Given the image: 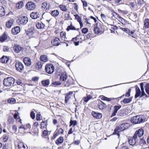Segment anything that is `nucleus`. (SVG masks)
<instances>
[{"instance_id": "nucleus-2", "label": "nucleus", "mask_w": 149, "mask_h": 149, "mask_svg": "<svg viewBox=\"0 0 149 149\" xmlns=\"http://www.w3.org/2000/svg\"><path fill=\"white\" fill-rule=\"evenodd\" d=\"M130 121L134 124L139 123L143 121V119L141 116H136L131 118Z\"/></svg>"}, {"instance_id": "nucleus-50", "label": "nucleus", "mask_w": 149, "mask_h": 149, "mask_svg": "<svg viewBox=\"0 0 149 149\" xmlns=\"http://www.w3.org/2000/svg\"><path fill=\"white\" fill-rule=\"evenodd\" d=\"M30 116L31 118L34 119L35 118V113L33 111H31L30 113Z\"/></svg>"}, {"instance_id": "nucleus-60", "label": "nucleus", "mask_w": 149, "mask_h": 149, "mask_svg": "<svg viewBox=\"0 0 149 149\" xmlns=\"http://www.w3.org/2000/svg\"><path fill=\"white\" fill-rule=\"evenodd\" d=\"M48 133V131H47L45 130H44L43 132V135L45 136H46L47 135Z\"/></svg>"}, {"instance_id": "nucleus-62", "label": "nucleus", "mask_w": 149, "mask_h": 149, "mask_svg": "<svg viewBox=\"0 0 149 149\" xmlns=\"http://www.w3.org/2000/svg\"><path fill=\"white\" fill-rule=\"evenodd\" d=\"M8 138V136L6 135H4L3 136V139L4 141L6 142L7 141Z\"/></svg>"}, {"instance_id": "nucleus-23", "label": "nucleus", "mask_w": 149, "mask_h": 149, "mask_svg": "<svg viewBox=\"0 0 149 149\" xmlns=\"http://www.w3.org/2000/svg\"><path fill=\"white\" fill-rule=\"evenodd\" d=\"M13 19H10L6 22V27L8 28H10L13 24Z\"/></svg>"}, {"instance_id": "nucleus-5", "label": "nucleus", "mask_w": 149, "mask_h": 149, "mask_svg": "<svg viewBox=\"0 0 149 149\" xmlns=\"http://www.w3.org/2000/svg\"><path fill=\"white\" fill-rule=\"evenodd\" d=\"M36 5L35 3L33 1H29L27 3L26 6L29 10H33L35 9Z\"/></svg>"}, {"instance_id": "nucleus-3", "label": "nucleus", "mask_w": 149, "mask_h": 149, "mask_svg": "<svg viewBox=\"0 0 149 149\" xmlns=\"http://www.w3.org/2000/svg\"><path fill=\"white\" fill-rule=\"evenodd\" d=\"M14 79L13 78L11 77H7L4 79L3 84L5 86H10L14 84Z\"/></svg>"}, {"instance_id": "nucleus-27", "label": "nucleus", "mask_w": 149, "mask_h": 149, "mask_svg": "<svg viewBox=\"0 0 149 149\" xmlns=\"http://www.w3.org/2000/svg\"><path fill=\"white\" fill-rule=\"evenodd\" d=\"M43 86L47 87L49 84L50 81L49 79L43 80L41 81Z\"/></svg>"}, {"instance_id": "nucleus-33", "label": "nucleus", "mask_w": 149, "mask_h": 149, "mask_svg": "<svg viewBox=\"0 0 149 149\" xmlns=\"http://www.w3.org/2000/svg\"><path fill=\"white\" fill-rule=\"evenodd\" d=\"M43 65V63L41 61H39L36 63V68L39 70L41 69Z\"/></svg>"}, {"instance_id": "nucleus-59", "label": "nucleus", "mask_w": 149, "mask_h": 149, "mask_svg": "<svg viewBox=\"0 0 149 149\" xmlns=\"http://www.w3.org/2000/svg\"><path fill=\"white\" fill-rule=\"evenodd\" d=\"M12 128L13 132L15 133L16 132L17 130V127L15 125H13Z\"/></svg>"}, {"instance_id": "nucleus-19", "label": "nucleus", "mask_w": 149, "mask_h": 149, "mask_svg": "<svg viewBox=\"0 0 149 149\" xmlns=\"http://www.w3.org/2000/svg\"><path fill=\"white\" fill-rule=\"evenodd\" d=\"M31 17L33 19H36L40 17V15L38 12H32L30 15Z\"/></svg>"}, {"instance_id": "nucleus-6", "label": "nucleus", "mask_w": 149, "mask_h": 149, "mask_svg": "<svg viewBox=\"0 0 149 149\" xmlns=\"http://www.w3.org/2000/svg\"><path fill=\"white\" fill-rule=\"evenodd\" d=\"M120 28L123 31L126 32L132 37L134 38H136V36L134 34V32L133 31H130V30L127 28H122L121 27H120Z\"/></svg>"}, {"instance_id": "nucleus-39", "label": "nucleus", "mask_w": 149, "mask_h": 149, "mask_svg": "<svg viewBox=\"0 0 149 149\" xmlns=\"http://www.w3.org/2000/svg\"><path fill=\"white\" fill-rule=\"evenodd\" d=\"M59 8L61 10L64 11H66L67 10V6L63 5L61 4L60 5Z\"/></svg>"}, {"instance_id": "nucleus-37", "label": "nucleus", "mask_w": 149, "mask_h": 149, "mask_svg": "<svg viewBox=\"0 0 149 149\" xmlns=\"http://www.w3.org/2000/svg\"><path fill=\"white\" fill-rule=\"evenodd\" d=\"M15 99L13 98H10L8 100V102L9 104H13L15 103Z\"/></svg>"}, {"instance_id": "nucleus-49", "label": "nucleus", "mask_w": 149, "mask_h": 149, "mask_svg": "<svg viewBox=\"0 0 149 149\" xmlns=\"http://www.w3.org/2000/svg\"><path fill=\"white\" fill-rule=\"evenodd\" d=\"M3 51L5 52H7L9 51L10 49V48L8 46H3Z\"/></svg>"}, {"instance_id": "nucleus-10", "label": "nucleus", "mask_w": 149, "mask_h": 149, "mask_svg": "<svg viewBox=\"0 0 149 149\" xmlns=\"http://www.w3.org/2000/svg\"><path fill=\"white\" fill-rule=\"evenodd\" d=\"M138 141L137 138L135 135H134L132 138H130L129 140V144L131 146L135 145Z\"/></svg>"}, {"instance_id": "nucleus-30", "label": "nucleus", "mask_w": 149, "mask_h": 149, "mask_svg": "<svg viewBox=\"0 0 149 149\" xmlns=\"http://www.w3.org/2000/svg\"><path fill=\"white\" fill-rule=\"evenodd\" d=\"M5 14V10L2 6H0V17H2Z\"/></svg>"}, {"instance_id": "nucleus-53", "label": "nucleus", "mask_w": 149, "mask_h": 149, "mask_svg": "<svg viewBox=\"0 0 149 149\" xmlns=\"http://www.w3.org/2000/svg\"><path fill=\"white\" fill-rule=\"evenodd\" d=\"M113 16L117 19L118 18L120 17V16L116 12H113Z\"/></svg>"}, {"instance_id": "nucleus-63", "label": "nucleus", "mask_w": 149, "mask_h": 149, "mask_svg": "<svg viewBox=\"0 0 149 149\" xmlns=\"http://www.w3.org/2000/svg\"><path fill=\"white\" fill-rule=\"evenodd\" d=\"M74 9L76 10L77 11L78 8V6L77 3H74Z\"/></svg>"}, {"instance_id": "nucleus-34", "label": "nucleus", "mask_w": 149, "mask_h": 149, "mask_svg": "<svg viewBox=\"0 0 149 149\" xmlns=\"http://www.w3.org/2000/svg\"><path fill=\"white\" fill-rule=\"evenodd\" d=\"M59 13L58 10H53L52 11L51 14L54 17H56L59 14Z\"/></svg>"}, {"instance_id": "nucleus-4", "label": "nucleus", "mask_w": 149, "mask_h": 149, "mask_svg": "<svg viewBox=\"0 0 149 149\" xmlns=\"http://www.w3.org/2000/svg\"><path fill=\"white\" fill-rule=\"evenodd\" d=\"M45 69L46 73L51 74L54 72V67L52 64H47L45 66Z\"/></svg>"}, {"instance_id": "nucleus-9", "label": "nucleus", "mask_w": 149, "mask_h": 149, "mask_svg": "<svg viewBox=\"0 0 149 149\" xmlns=\"http://www.w3.org/2000/svg\"><path fill=\"white\" fill-rule=\"evenodd\" d=\"M61 42V41L59 38L57 37H55L54 39L51 41V43L54 46H58Z\"/></svg>"}, {"instance_id": "nucleus-8", "label": "nucleus", "mask_w": 149, "mask_h": 149, "mask_svg": "<svg viewBox=\"0 0 149 149\" xmlns=\"http://www.w3.org/2000/svg\"><path fill=\"white\" fill-rule=\"evenodd\" d=\"M144 134L143 130L142 128H140L136 131L134 135L136 136V137L137 138V136L140 137L142 136Z\"/></svg>"}, {"instance_id": "nucleus-7", "label": "nucleus", "mask_w": 149, "mask_h": 149, "mask_svg": "<svg viewBox=\"0 0 149 149\" xmlns=\"http://www.w3.org/2000/svg\"><path fill=\"white\" fill-rule=\"evenodd\" d=\"M28 19L26 16H21L19 17V23L20 24H26L27 22Z\"/></svg>"}, {"instance_id": "nucleus-26", "label": "nucleus", "mask_w": 149, "mask_h": 149, "mask_svg": "<svg viewBox=\"0 0 149 149\" xmlns=\"http://www.w3.org/2000/svg\"><path fill=\"white\" fill-rule=\"evenodd\" d=\"M63 137L60 136L58 138L56 141V143L58 145L63 143Z\"/></svg>"}, {"instance_id": "nucleus-58", "label": "nucleus", "mask_w": 149, "mask_h": 149, "mask_svg": "<svg viewBox=\"0 0 149 149\" xmlns=\"http://www.w3.org/2000/svg\"><path fill=\"white\" fill-rule=\"evenodd\" d=\"M91 99L90 96H88L87 97H85L84 98V100L85 102H87L88 101Z\"/></svg>"}, {"instance_id": "nucleus-25", "label": "nucleus", "mask_w": 149, "mask_h": 149, "mask_svg": "<svg viewBox=\"0 0 149 149\" xmlns=\"http://www.w3.org/2000/svg\"><path fill=\"white\" fill-rule=\"evenodd\" d=\"M40 60L44 62H46L48 61V57L46 55H41L40 57Z\"/></svg>"}, {"instance_id": "nucleus-17", "label": "nucleus", "mask_w": 149, "mask_h": 149, "mask_svg": "<svg viewBox=\"0 0 149 149\" xmlns=\"http://www.w3.org/2000/svg\"><path fill=\"white\" fill-rule=\"evenodd\" d=\"M106 104L101 100H100V102L97 105L98 107L100 110L103 109L104 108L106 107Z\"/></svg>"}, {"instance_id": "nucleus-45", "label": "nucleus", "mask_w": 149, "mask_h": 149, "mask_svg": "<svg viewBox=\"0 0 149 149\" xmlns=\"http://www.w3.org/2000/svg\"><path fill=\"white\" fill-rule=\"evenodd\" d=\"M74 16L75 17V19L77 20V21L79 22H80L81 21V18L79 16L77 15H74Z\"/></svg>"}, {"instance_id": "nucleus-14", "label": "nucleus", "mask_w": 149, "mask_h": 149, "mask_svg": "<svg viewBox=\"0 0 149 149\" xmlns=\"http://www.w3.org/2000/svg\"><path fill=\"white\" fill-rule=\"evenodd\" d=\"M136 94L135 95V99L140 96L141 95V92L139 88L137 86H135Z\"/></svg>"}, {"instance_id": "nucleus-20", "label": "nucleus", "mask_w": 149, "mask_h": 149, "mask_svg": "<svg viewBox=\"0 0 149 149\" xmlns=\"http://www.w3.org/2000/svg\"><path fill=\"white\" fill-rule=\"evenodd\" d=\"M68 77L66 73L65 72H63L60 77V80L61 81H64L66 80Z\"/></svg>"}, {"instance_id": "nucleus-12", "label": "nucleus", "mask_w": 149, "mask_h": 149, "mask_svg": "<svg viewBox=\"0 0 149 149\" xmlns=\"http://www.w3.org/2000/svg\"><path fill=\"white\" fill-rule=\"evenodd\" d=\"M91 114L94 118L97 119L100 118L102 116V113L96 112L94 111H92V112Z\"/></svg>"}, {"instance_id": "nucleus-36", "label": "nucleus", "mask_w": 149, "mask_h": 149, "mask_svg": "<svg viewBox=\"0 0 149 149\" xmlns=\"http://www.w3.org/2000/svg\"><path fill=\"white\" fill-rule=\"evenodd\" d=\"M132 100V98H125L123 100V102L125 104L130 103Z\"/></svg>"}, {"instance_id": "nucleus-15", "label": "nucleus", "mask_w": 149, "mask_h": 149, "mask_svg": "<svg viewBox=\"0 0 149 149\" xmlns=\"http://www.w3.org/2000/svg\"><path fill=\"white\" fill-rule=\"evenodd\" d=\"M23 61L26 66H29L31 64V60L28 57H25L23 59Z\"/></svg>"}, {"instance_id": "nucleus-47", "label": "nucleus", "mask_w": 149, "mask_h": 149, "mask_svg": "<svg viewBox=\"0 0 149 149\" xmlns=\"http://www.w3.org/2000/svg\"><path fill=\"white\" fill-rule=\"evenodd\" d=\"M24 68V65L21 63L19 62V72H21Z\"/></svg>"}, {"instance_id": "nucleus-51", "label": "nucleus", "mask_w": 149, "mask_h": 149, "mask_svg": "<svg viewBox=\"0 0 149 149\" xmlns=\"http://www.w3.org/2000/svg\"><path fill=\"white\" fill-rule=\"evenodd\" d=\"M82 2L83 3V6L84 7V10H86V8H85V7H86L87 6V3L86 1H82Z\"/></svg>"}, {"instance_id": "nucleus-56", "label": "nucleus", "mask_w": 149, "mask_h": 149, "mask_svg": "<svg viewBox=\"0 0 149 149\" xmlns=\"http://www.w3.org/2000/svg\"><path fill=\"white\" fill-rule=\"evenodd\" d=\"M39 79V77H34L32 78V80L33 81H38Z\"/></svg>"}, {"instance_id": "nucleus-55", "label": "nucleus", "mask_w": 149, "mask_h": 149, "mask_svg": "<svg viewBox=\"0 0 149 149\" xmlns=\"http://www.w3.org/2000/svg\"><path fill=\"white\" fill-rule=\"evenodd\" d=\"M46 125V123L44 121H42L41 122L40 124L41 128H42L45 127Z\"/></svg>"}, {"instance_id": "nucleus-54", "label": "nucleus", "mask_w": 149, "mask_h": 149, "mask_svg": "<svg viewBox=\"0 0 149 149\" xmlns=\"http://www.w3.org/2000/svg\"><path fill=\"white\" fill-rule=\"evenodd\" d=\"M41 115L39 113H37L36 116V119L37 120L39 121L41 119L40 117Z\"/></svg>"}, {"instance_id": "nucleus-46", "label": "nucleus", "mask_w": 149, "mask_h": 149, "mask_svg": "<svg viewBox=\"0 0 149 149\" xmlns=\"http://www.w3.org/2000/svg\"><path fill=\"white\" fill-rule=\"evenodd\" d=\"M59 134V133L58 132L55 131L54 134L53 136L52 137V139H55Z\"/></svg>"}, {"instance_id": "nucleus-44", "label": "nucleus", "mask_w": 149, "mask_h": 149, "mask_svg": "<svg viewBox=\"0 0 149 149\" xmlns=\"http://www.w3.org/2000/svg\"><path fill=\"white\" fill-rule=\"evenodd\" d=\"M121 105L115 106L114 107V110L115 111L117 112V111L121 108Z\"/></svg>"}, {"instance_id": "nucleus-38", "label": "nucleus", "mask_w": 149, "mask_h": 149, "mask_svg": "<svg viewBox=\"0 0 149 149\" xmlns=\"http://www.w3.org/2000/svg\"><path fill=\"white\" fill-rule=\"evenodd\" d=\"M61 84V83L59 81H54L51 84V85L52 86H57L60 85Z\"/></svg>"}, {"instance_id": "nucleus-29", "label": "nucleus", "mask_w": 149, "mask_h": 149, "mask_svg": "<svg viewBox=\"0 0 149 149\" xmlns=\"http://www.w3.org/2000/svg\"><path fill=\"white\" fill-rule=\"evenodd\" d=\"M36 27L38 29H44L45 27V25L41 22H38L36 25Z\"/></svg>"}, {"instance_id": "nucleus-48", "label": "nucleus", "mask_w": 149, "mask_h": 149, "mask_svg": "<svg viewBox=\"0 0 149 149\" xmlns=\"http://www.w3.org/2000/svg\"><path fill=\"white\" fill-rule=\"evenodd\" d=\"M145 91L147 94L149 95V84H146L145 87Z\"/></svg>"}, {"instance_id": "nucleus-43", "label": "nucleus", "mask_w": 149, "mask_h": 149, "mask_svg": "<svg viewBox=\"0 0 149 149\" xmlns=\"http://www.w3.org/2000/svg\"><path fill=\"white\" fill-rule=\"evenodd\" d=\"M26 146H27L26 145L24 144L23 143L19 141V148H25Z\"/></svg>"}, {"instance_id": "nucleus-32", "label": "nucleus", "mask_w": 149, "mask_h": 149, "mask_svg": "<svg viewBox=\"0 0 149 149\" xmlns=\"http://www.w3.org/2000/svg\"><path fill=\"white\" fill-rule=\"evenodd\" d=\"M60 37L64 41L66 40L67 39L66 38V33L63 31H61L60 33Z\"/></svg>"}, {"instance_id": "nucleus-24", "label": "nucleus", "mask_w": 149, "mask_h": 149, "mask_svg": "<svg viewBox=\"0 0 149 149\" xmlns=\"http://www.w3.org/2000/svg\"><path fill=\"white\" fill-rule=\"evenodd\" d=\"M13 48L15 52L17 53L19 52V45L17 42H15Z\"/></svg>"}, {"instance_id": "nucleus-31", "label": "nucleus", "mask_w": 149, "mask_h": 149, "mask_svg": "<svg viewBox=\"0 0 149 149\" xmlns=\"http://www.w3.org/2000/svg\"><path fill=\"white\" fill-rule=\"evenodd\" d=\"M66 29L68 31H69L70 30H76L78 31L79 29H76L74 26H72L71 24L70 26H68Z\"/></svg>"}, {"instance_id": "nucleus-16", "label": "nucleus", "mask_w": 149, "mask_h": 149, "mask_svg": "<svg viewBox=\"0 0 149 149\" xmlns=\"http://www.w3.org/2000/svg\"><path fill=\"white\" fill-rule=\"evenodd\" d=\"M73 93V92L70 91L66 94L65 100V103H68L69 99L71 97V95Z\"/></svg>"}, {"instance_id": "nucleus-40", "label": "nucleus", "mask_w": 149, "mask_h": 149, "mask_svg": "<svg viewBox=\"0 0 149 149\" xmlns=\"http://www.w3.org/2000/svg\"><path fill=\"white\" fill-rule=\"evenodd\" d=\"M118 19H119V21L122 24H125L127 22L121 17L120 16Z\"/></svg>"}, {"instance_id": "nucleus-13", "label": "nucleus", "mask_w": 149, "mask_h": 149, "mask_svg": "<svg viewBox=\"0 0 149 149\" xmlns=\"http://www.w3.org/2000/svg\"><path fill=\"white\" fill-rule=\"evenodd\" d=\"M93 30L95 33L96 34H99L102 31L101 29L98 27L96 24L94 26Z\"/></svg>"}, {"instance_id": "nucleus-22", "label": "nucleus", "mask_w": 149, "mask_h": 149, "mask_svg": "<svg viewBox=\"0 0 149 149\" xmlns=\"http://www.w3.org/2000/svg\"><path fill=\"white\" fill-rule=\"evenodd\" d=\"M12 33L13 35H17L19 33V26H17L13 28L11 30Z\"/></svg>"}, {"instance_id": "nucleus-61", "label": "nucleus", "mask_w": 149, "mask_h": 149, "mask_svg": "<svg viewBox=\"0 0 149 149\" xmlns=\"http://www.w3.org/2000/svg\"><path fill=\"white\" fill-rule=\"evenodd\" d=\"M24 6V4L22 1L19 2V8H21Z\"/></svg>"}, {"instance_id": "nucleus-1", "label": "nucleus", "mask_w": 149, "mask_h": 149, "mask_svg": "<svg viewBox=\"0 0 149 149\" xmlns=\"http://www.w3.org/2000/svg\"><path fill=\"white\" fill-rule=\"evenodd\" d=\"M127 125H128L127 123H124L121 124L118 127H116L114 130L113 134H117L118 136H119V132L125 130L126 128L125 126Z\"/></svg>"}, {"instance_id": "nucleus-28", "label": "nucleus", "mask_w": 149, "mask_h": 149, "mask_svg": "<svg viewBox=\"0 0 149 149\" xmlns=\"http://www.w3.org/2000/svg\"><path fill=\"white\" fill-rule=\"evenodd\" d=\"M34 30L33 28L30 29L28 30L26 34L29 36H31L34 33Z\"/></svg>"}, {"instance_id": "nucleus-42", "label": "nucleus", "mask_w": 149, "mask_h": 149, "mask_svg": "<svg viewBox=\"0 0 149 149\" xmlns=\"http://www.w3.org/2000/svg\"><path fill=\"white\" fill-rule=\"evenodd\" d=\"M47 3L46 2H43L42 4V8L45 10H47L48 8L47 7Z\"/></svg>"}, {"instance_id": "nucleus-64", "label": "nucleus", "mask_w": 149, "mask_h": 149, "mask_svg": "<svg viewBox=\"0 0 149 149\" xmlns=\"http://www.w3.org/2000/svg\"><path fill=\"white\" fill-rule=\"evenodd\" d=\"M140 86L141 91H144L143 88V83H141L140 84Z\"/></svg>"}, {"instance_id": "nucleus-21", "label": "nucleus", "mask_w": 149, "mask_h": 149, "mask_svg": "<svg viewBox=\"0 0 149 149\" xmlns=\"http://www.w3.org/2000/svg\"><path fill=\"white\" fill-rule=\"evenodd\" d=\"M7 37L6 33L4 32L3 34L0 36V41L1 42H4L7 39Z\"/></svg>"}, {"instance_id": "nucleus-41", "label": "nucleus", "mask_w": 149, "mask_h": 149, "mask_svg": "<svg viewBox=\"0 0 149 149\" xmlns=\"http://www.w3.org/2000/svg\"><path fill=\"white\" fill-rule=\"evenodd\" d=\"M77 124V122L76 120H71L70 121V126H71V125H73V126H75Z\"/></svg>"}, {"instance_id": "nucleus-35", "label": "nucleus", "mask_w": 149, "mask_h": 149, "mask_svg": "<svg viewBox=\"0 0 149 149\" xmlns=\"http://www.w3.org/2000/svg\"><path fill=\"white\" fill-rule=\"evenodd\" d=\"M144 25L146 28H149V19H146L144 21Z\"/></svg>"}, {"instance_id": "nucleus-11", "label": "nucleus", "mask_w": 149, "mask_h": 149, "mask_svg": "<svg viewBox=\"0 0 149 149\" xmlns=\"http://www.w3.org/2000/svg\"><path fill=\"white\" fill-rule=\"evenodd\" d=\"M31 128V125L29 123L27 124L26 125V126L25 125H22L19 127V132L22 130H23V131H24V130H26L27 129H30Z\"/></svg>"}, {"instance_id": "nucleus-18", "label": "nucleus", "mask_w": 149, "mask_h": 149, "mask_svg": "<svg viewBox=\"0 0 149 149\" xmlns=\"http://www.w3.org/2000/svg\"><path fill=\"white\" fill-rule=\"evenodd\" d=\"M9 58L7 56H3L0 59V62L3 63H7L9 61Z\"/></svg>"}, {"instance_id": "nucleus-52", "label": "nucleus", "mask_w": 149, "mask_h": 149, "mask_svg": "<svg viewBox=\"0 0 149 149\" xmlns=\"http://www.w3.org/2000/svg\"><path fill=\"white\" fill-rule=\"evenodd\" d=\"M88 29L87 28H83L81 30L82 32L86 34L87 33Z\"/></svg>"}, {"instance_id": "nucleus-57", "label": "nucleus", "mask_w": 149, "mask_h": 149, "mask_svg": "<svg viewBox=\"0 0 149 149\" xmlns=\"http://www.w3.org/2000/svg\"><path fill=\"white\" fill-rule=\"evenodd\" d=\"M131 91V89H129L127 92L125 94V96H126V97H128L130 96Z\"/></svg>"}]
</instances>
